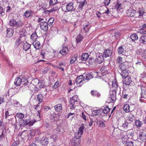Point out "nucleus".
<instances>
[{
    "label": "nucleus",
    "mask_w": 146,
    "mask_h": 146,
    "mask_svg": "<svg viewBox=\"0 0 146 146\" xmlns=\"http://www.w3.org/2000/svg\"><path fill=\"white\" fill-rule=\"evenodd\" d=\"M90 29V27L88 25H86L84 27V30L85 32H86L88 31Z\"/></svg>",
    "instance_id": "052dcab7"
},
{
    "label": "nucleus",
    "mask_w": 146,
    "mask_h": 146,
    "mask_svg": "<svg viewBox=\"0 0 146 146\" xmlns=\"http://www.w3.org/2000/svg\"><path fill=\"white\" fill-rule=\"evenodd\" d=\"M112 86L113 87H114L115 88H117L118 86L117 82H115L114 83L113 82L112 83Z\"/></svg>",
    "instance_id": "e2e57ef3"
},
{
    "label": "nucleus",
    "mask_w": 146,
    "mask_h": 146,
    "mask_svg": "<svg viewBox=\"0 0 146 146\" xmlns=\"http://www.w3.org/2000/svg\"><path fill=\"white\" fill-rule=\"evenodd\" d=\"M100 70L101 72V74L103 76L105 75L106 74L108 73V72L106 68L104 67H101L100 69Z\"/></svg>",
    "instance_id": "a878e982"
},
{
    "label": "nucleus",
    "mask_w": 146,
    "mask_h": 146,
    "mask_svg": "<svg viewBox=\"0 0 146 146\" xmlns=\"http://www.w3.org/2000/svg\"><path fill=\"white\" fill-rule=\"evenodd\" d=\"M37 36L36 33H33L31 36V39L33 41L36 40Z\"/></svg>",
    "instance_id": "ea45409f"
},
{
    "label": "nucleus",
    "mask_w": 146,
    "mask_h": 146,
    "mask_svg": "<svg viewBox=\"0 0 146 146\" xmlns=\"http://www.w3.org/2000/svg\"><path fill=\"white\" fill-rule=\"evenodd\" d=\"M100 111L99 110H94L92 111V114L93 115L95 116L98 115L100 113Z\"/></svg>",
    "instance_id": "37998d69"
},
{
    "label": "nucleus",
    "mask_w": 146,
    "mask_h": 146,
    "mask_svg": "<svg viewBox=\"0 0 146 146\" xmlns=\"http://www.w3.org/2000/svg\"><path fill=\"white\" fill-rule=\"evenodd\" d=\"M128 74L126 75L124 80L123 83L126 85H129L132 82V80L131 77L128 76Z\"/></svg>",
    "instance_id": "f8f14e48"
},
{
    "label": "nucleus",
    "mask_w": 146,
    "mask_h": 146,
    "mask_svg": "<svg viewBox=\"0 0 146 146\" xmlns=\"http://www.w3.org/2000/svg\"><path fill=\"white\" fill-rule=\"evenodd\" d=\"M126 145V146H133V143L132 141L127 142Z\"/></svg>",
    "instance_id": "680f3d73"
},
{
    "label": "nucleus",
    "mask_w": 146,
    "mask_h": 146,
    "mask_svg": "<svg viewBox=\"0 0 146 146\" xmlns=\"http://www.w3.org/2000/svg\"><path fill=\"white\" fill-rule=\"evenodd\" d=\"M77 2L80 3L78 7V9L81 10H82L83 9L84 6L86 5L87 4V2L86 0H84V1L82 2H78L77 1Z\"/></svg>",
    "instance_id": "2eb2a0df"
},
{
    "label": "nucleus",
    "mask_w": 146,
    "mask_h": 146,
    "mask_svg": "<svg viewBox=\"0 0 146 146\" xmlns=\"http://www.w3.org/2000/svg\"><path fill=\"white\" fill-rule=\"evenodd\" d=\"M128 64L127 62H125L120 64L118 66V72L123 77L128 74L127 70L128 67Z\"/></svg>",
    "instance_id": "f03ea898"
},
{
    "label": "nucleus",
    "mask_w": 146,
    "mask_h": 146,
    "mask_svg": "<svg viewBox=\"0 0 146 146\" xmlns=\"http://www.w3.org/2000/svg\"><path fill=\"white\" fill-rule=\"evenodd\" d=\"M23 47L24 50L25 51H27L30 48L31 45L25 42V43H24Z\"/></svg>",
    "instance_id": "473e14b6"
},
{
    "label": "nucleus",
    "mask_w": 146,
    "mask_h": 146,
    "mask_svg": "<svg viewBox=\"0 0 146 146\" xmlns=\"http://www.w3.org/2000/svg\"><path fill=\"white\" fill-rule=\"evenodd\" d=\"M88 61L89 64L90 65H95L96 64V60H94V58H90L88 60Z\"/></svg>",
    "instance_id": "393cba45"
},
{
    "label": "nucleus",
    "mask_w": 146,
    "mask_h": 146,
    "mask_svg": "<svg viewBox=\"0 0 146 146\" xmlns=\"http://www.w3.org/2000/svg\"><path fill=\"white\" fill-rule=\"evenodd\" d=\"M5 11L3 9L1 6H0V15L1 16L2 14V15H5Z\"/></svg>",
    "instance_id": "13d9d810"
},
{
    "label": "nucleus",
    "mask_w": 146,
    "mask_h": 146,
    "mask_svg": "<svg viewBox=\"0 0 146 146\" xmlns=\"http://www.w3.org/2000/svg\"><path fill=\"white\" fill-rule=\"evenodd\" d=\"M36 88L38 90L43 88L45 86V84L43 83V81L41 80L38 83V84L36 85Z\"/></svg>",
    "instance_id": "412c9836"
},
{
    "label": "nucleus",
    "mask_w": 146,
    "mask_h": 146,
    "mask_svg": "<svg viewBox=\"0 0 146 146\" xmlns=\"http://www.w3.org/2000/svg\"><path fill=\"white\" fill-rule=\"evenodd\" d=\"M136 13V11L135 10L132 9H130L127 11L126 14L128 17H133L135 16Z\"/></svg>",
    "instance_id": "ddd939ff"
},
{
    "label": "nucleus",
    "mask_w": 146,
    "mask_h": 146,
    "mask_svg": "<svg viewBox=\"0 0 146 146\" xmlns=\"http://www.w3.org/2000/svg\"><path fill=\"white\" fill-rule=\"evenodd\" d=\"M110 98L112 101H114L116 99L115 94H111L110 96Z\"/></svg>",
    "instance_id": "4d7b16f0"
},
{
    "label": "nucleus",
    "mask_w": 146,
    "mask_h": 146,
    "mask_svg": "<svg viewBox=\"0 0 146 146\" xmlns=\"http://www.w3.org/2000/svg\"><path fill=\"white\" fill-rule=\"evenodd\" d=\"M131 124L130 122H129L128 120H126L120 126V128L122 129H127Z\"/></svg>",
    "instance_id": "9b49d317"
},
{
    "label": "nucleus",
    "mask_w": 146,
    "mask_h": 146,
    "mask_svg": "<svg viewBox=\"0 0 146 146\" xmlns=\"http://www.w3.org/2000/svg\"><path fill=\"white\" fill-rule=\"evenodd\" d=\"M7 37H12L13 35L14 31L12 28L8 29L7 30Z\"/></svg>",
    "instance_id": "a211bd4d"
},
{
    "label": "nucleus",
    "mask_w": 146,
    "mask_h": 146,
    "mask_svg": "<svg viewBox=\"0 0 146 146\" xmlns=\"http://www.w3.org/2000/svg\"><path fill=\"white\" fill-rule=\"evenodd\" d=\"M21 84L23 85H27L29 83L28 82V78L26 77H22L21 78Z\"/></svg>",
    "instance_id": "cd10ccee"
},
{
    "label": "nucleus",
    "mask_w": 146,
    "mask_h": 146,
    "mask_svg": "<svg viewBox=\"0 0 146 146\" xmlns=\"http://www.w3.org/2000/svg\"><path fill=\"white\" fill-rule=\"evenodd\" d=\"M141 96L140 100L142 102L143 100H144L146 99V87L144 86H141Z\"/></svg>",
    "instance_id": "0eeeda50"
},
{
    "label": "nucleus",
    "mask_w": 146,
    "mask_h": 146,
    "mask_svg": "<svg viewBox=\"0 0 146 146\" xmlns=\"http://www.w3.org/2000/svg\"><path fill=\"white\" fill-rule=\"evenodd\" d=\"M139 41L141 43L146 44V36L143 35L139 39Z\"/></svg>",
    "instance_id": "c756f323"
},
{
    "label": "nucleus",
    "mask_w": 146,
    "mask_h": 146,
    "mask_svg": "<svg viewBox=\"0 0 146 146\" xmlns=\"http://www.w3.org/2000/svg\"><path fill=\"white\" fill-rule=\"evenodd\" d=\"M26 34V33L25 31H23L19 32V35L20 37L22 38Z\"/></svg>",
    "instance_id": "09e8293b"
},
{
    "label": "nucleus",
    "mask_w": 146,
    "mask_h": 146,
    "mask_svg": "<svg viewBox=\"0 0 146 146\" xmlns=\"http://www.w3.org/2000/svg\"><path fill=\"white\" fill-rule=\"evenodd\" d=\"M96 62L98 64H101L104 61V56L102 54H99L96 56L95 59Z\"/></svg>",
    "instance_id": "6e6552de"
},
{
    "label": "nucleus",
    "mask_w": 146,
    "mask_h": 146,
    "mask_svg": "<svg viewBox=\"0 0 146 146\" xmlns=\"http://www.w3.org/2000/svg\"><path fill=\"white\" fill-rule=\"evenodd\" d=\"M134 134V133L132 131H128L127 132V135L129 136V137H132Z\"/></svg>",
    "instance_id": "bf43d9fd"
},
{
    "label": "nucleus",
    "mask_w": 146,
    "mask_h": 146,
    "mask_svg": "<svg viewBox=\"0 0 146 146\" xmlns=\"http://www.w3.org/2000/svg\"><path fill=\"white\" fill-rule=\"evenodd\" d=\"M43 97L42 96V95L41 94H38L37 96V99L38 101L40 103L42 102Z\"/></svg>",
    "instance_id": "a19ab883"
},
{
    "label": "nucleus",
    "mask_w": 146,
    "mask_h": 146,
    "mask_svg": "<svg viewBox=\"0 0 146 146\" xmlns=\"http://www.w3.org/2000/svg\"><path fill=\"white\" fill-rule=\"evenodd\" d=\"M130 38L133 41L137 40L138 38L137 35L136 34H132L130 36Z\"/></svg>",
    "instance_id": "e433bc0d"
},
{
    "label": "nucleus",
    "mask_w": 146,
    "mask_h": 146,
    "mask_svg": "<svg viewBox=\"0 0 146 146\" xmlns=\"http://www.w3.org/2000/svg\"><path fill=\"white\" fill-rule=\"evenodd\" d=\"M55 111L58 112H61L62 111V105L61 104H58L54 106Z\"/></svg>",
    "instance_id": "4be33fe9"
},
{
    "label": "nucleus",
    "mask_w": 146,
    "mask_h": 146,
    "mask_svg": "<svg viewBox=\"0 0 146 146\" xmlns=\"http://www.w3.org/2000/svg\"><path fill=\"white\" fill-rule=\"evenodd\" d=\"M123 59V58H122V57H121L120 56H118L117 60V62L118 63H119L120 64L121 63H122V62H123V61L122 60Z\"/></svg>",
    "instance_id": "3c124183"
},
{
    "label": "nucleus",
    "mask_w": 146,
    "mask_h": 146,
    "mask_svg": "<svg viewBox=\"0 0 146 146\" xmlns=\"http://www.w3.org/2000/svg\"><path fill=\"white\" fill-rule=\"evenodd\" d=\"M84 77L83 76H80L77 77L76 80V83L78 84H82L85 83Z\"/></svg>",
    "instance_id": "9d476101"
},
{
    "label": "nucleus",
    "mask_w": 146,
    "mask_h": 146,
    "mask_svg": "<svg viewBox=\"0 0 146 146\" xmlns=\"http://www.w3.org/2000/svg\"><path fill=\"white\" fill-rule=\"evenodd\" d=\"M110 109L108 108V106H106L104 108L103 110V112L105 113L106 114L108 113L110 111Z\"/></svg>",
    "instance_id": "de8ad7c7"
},
{
    "label": "nucleus",
    "mask_w": 146,
    "mask_h": 146,
    "mask_svg": "<svg viewBox=\"0 0 146 146\" xmlns=\"http://www.w3.org/2000/svg\"><path fill=\"white\" fill-rule=\"evenodd\" d=\"M41 111L38 110L37 111L38 114L36 117V119H31V120H35V122L36 121H40L41 119V115L40 114Z\"/></svg>",
    "instance_id": "bb28decb"
},
{
    "label": "nucleus",
    "mask_w": 146,
    "mask_h": 146,
    "mask_svg": "<svg viewBox=\"0 0 146 146\" xmlns=\"http://www.w3.org/2000/svg\"><path fill=\"white\" fill-rule=\"evenodd\" d=\"M5 133H6V132H4L3 131L2 132L1 135H0V139H2L4 137Z\"/></svg>",
    "instance_id": "774afa93"
},
{
    "label": "nucleus",
    "mask_w": 146,
    "mask_h": 146,
    "mask_svg": "<svg viewBox=\"0 0 146 146\" xmlns=\"http://www.w3.org/2000/svg\"><path fill=\"white\" fill-rule=\"evenodd\" d=\"M91 94L92 96H96L98 97H99L101 96L100 94L96 90H92L91 92Z\"/></svg>",
    "instance_id": "c85d7f7f"
},
{
    "label": "nucleus",
    "mask_w": 146,
    "mask_h": 146,
    "mask_svg": "<svg viewBox=\"0 0 146 146\" xmlns=\"http://www.w3.org/2000/svg\"><path fill=\"white\" fill-rule=\"evenodd\" d=\"M40 55L43 58H45V57L46 55V53L45 50H42L41 51L40 53Z\"/></svg>",
    "instance_id": "6e6d98bb"
},
{
    "label": "nucleus",
    "mask_w": 146,
    "mask_h": 146,
    "mask_svg": "<svg viewBox=\"0 0 146 146\" xmlns=\"http://www.w3.org/2000/svg\"><path fill=\"white\" fill-rule=\"evenodd\" d=\"M115 7L117 9H121V4L118 1H117V3L115 6Z\"/></svg>",
    "instance_id": "a18cd8bd"
},
{
    "label": "nucleus",
    "mask_w": 146,
    "mask_h": 146,
    "mask_svg": "<svg viewBox=\"0 0 146 146\" xmlns=\"http://www.w3.org/2000/svg\"><path fill=\"white\" fill-rule=\"evenodd\" d=\"M89 57V54L87 53H83L81 56V59L82 60L85 61Z\"/></svg>",
    "instance_id": "2f4dec72"
},
{
    "label": "nucleus",
    "mask_w": 146,
    "mask_h": 146,
    "mask_svg": "<svg viewBox=\"0 0 146 146\" xmlns=\"http://www.w3.org/2000/svg\"><path fill=\"white\" fill-rule=\"evenodd\" d=\"M60 83L58 81H57L55 82V84L52 86V88L54 89H56L59 86Z\"/></svg>",
    "instance_id": "864d4df0"
},
{
    "label": "nucleus",
    "mask_w": 146,
    "mask_h": 146,
    "mask_svg": "<svg viewBox=\"0 0 146 146\" xmlns=\"http://www.w3.org/2000/svg\"><path fill=\"white\" fill-rule=\"evenodd\" d=\"M16 115L18 117L21 119L24 117L25 116V115L22 113H17Z\"/></svg>",
    "instance_id": "8fccbe9b"
},
{
    "label": "nucleus",
    "mask_w": 146,
    "mask_h": 146,
    "mask_svg": "<svg viewBox=\"0 0 146 146\" xmlns=\"http://www.w3.org/2000/svg\"><path fill=\"white\" fill-rule=\"evenodd\" d=\"M68 51V48L66 46H63L62 50H60V53L62 55H65L67 54Z\"/></svg>",
    "instance_id": "dca6fc26"
},
{
    "label": "nucleus",
    "mask_w": 146,
    "mask_h": 146,
    "mask_svg": "<svg viewBox=\"0 0 146 146\" xmlns=\"http://www.w3.org/2000/svg\"><path fill=\"white\" fill-rule=\"evenodd\" d=\"M76 7L74 5V3L73 1L67 3L66 5V9L68 12L72 11L76 9Z\"/></svg>",
    "instance_id": "423d86ee"
},
{
    "label": "nucleus",
    "mask_w": 146,
    "mask_h": 146,
    "mask_svg": "<svg viewBox=\"0 0 146 146\" xmlns=\"http://www.w3.org/2000/svg\"><path fill=\"white\" fill-rule=\"evenodd\" d=\"M14 84L17 86H19L21 84V78L19 77H17L15 79Z\"/></svg>",
    "instance_id": "b1692460"
},
{
    "label": "nucleus",
    "mask_w": 146,
    "mask_h": 146,
    "mask_svg": "<svg viewBox=\"0 0 146 146\" xmlns=\"http://www.w3.org/2000/svg\"><path fill=\"white\" fill-rule=\"evenodd\" d=\"M54 21V19L53 18H50L48 20L47 23L48 25L49 26L52 25Z\"/></svg>",
    "instance_id": "79ce46f5"
},
{
    "label": "nucleus",
    "mask_w": 146,
    "mask_h": 146,
    "mask_svg": "<svg viewBox=\"0 0 146 146\" xmlns=\"http://www.w3.org/2000/svg\"><path fill=\"white\" fill-rule=\"evenodd\" d=\"M40 29L44 31H46L48 30V25L47 23L45 21L41 22L39 23Z\"/></svg>",
    "instance_id": "1a4fd4ad"
},
{
    "label": "nucleus",
    "mask_w": 146,
    "mask_h": 146,
    "mask_svg": "<svg viewBox=\"0 0 146 146\" xmlns=\"http://www.w3.org/2000/svg\"><path fill=\"white\" fill-rule=\"evenodd\" d=\"M58 0H50L49 3V5H53L56 4L57 3Z\"/></svg>",
    "instance_id": "49530a36"
},
{
    "label": "nucleus",
    "mask_w": 146,
    "mask_h": 146,
    "mask_svg": "<svg viewBox=\"0 0 146 146\" xmlns=\"http://www.w3.org/2000/svg\"><path fill=\"white\" fill-rule=\"evenodd\" d=\"M135 117L131 113L129 114L127 117V120H128V121H132L134 120Z\"/></svg>",
    "instance_id": "c9c22d12"
},
{
    "label": "nucleus",
    "mask_w": 146,
    "mask_h": 146,
    "mask_svg": "<svg viewBox=\"0 0 146 146\" xmlns=\"http://www.w3.org/2000/svg\"><path fill=\"white\" fill-rule=\"evenodd\" d=\"M33 44L36 49H39L40 44L39 41L36 40H35L33 42Z\"/></svg>",
    "instance_id": "5701e85b"
},
{
    "label": "nucleus",
    "mask_w": 146,
    "mask_h": 146,
    "mask_svg": "<svg viewBox=\"0 0 146 146\" xmlns=\"http://www.w3.org/2000/svg\"><path fill=\"white\" fill-rule=\"evenodd\" d=\"M139 138L141 141H146V133L144 132H140L139 133Z\"/></svg>",
    "instance_id": "4468645a"
},
{
    "label": "nucleus",
    "mask_w": 146,
    "mask_h": 146,
    "mask_svg": "<svg viewBox=\"0 0 146 146\" xmlns=\"http://www.w3.org/2000/svg\"><path fill=\"white\" fill-rule=\"evenodd\" d=\"M83 38V36L80 34H79L77 37L76 40L77 43H79L82 41Z\"/></svg>",
    "instance_id": "f704fd0d"
},
{
    "label": "nucleus",
    "mask_w": 146,
    "mask_h": 146,
    "mask_svg": "<svg viewBox=\"0 0 146 146\" xmlns=\"http://www.w3.org/2000/svg\"><path fill=\"white\" fill-rule=\"evenodd\" d=\"M40 142L42 145L44 146H47L49 143V139L48 138L45 137L41 139L40 141Z\"/></svg>",
    "instance_id": "f3484780"
},
{
    "label": "nucleus",
    "mask_w": 146,
    "mask_h": 146,
    "mask_svg": "<svg viewBox=\"0 0 146 146\" xmlns=\"http://www.w3.org/2000/svg\"><path fill=\"white\" fill-rule=\"evenodd\" d=\"M93 77V76L91 73H88L86 74V79L88 80L92 78Z\"/></svg>",
    "instance_id": "c03bdc74"
},
{
    "label": "nucleus",
    "mask_w": 146,
    "mask_h": 146,
    "mask_svg": "<svg viewBox=\"0 0 146 146\" xmlns=\"http://www.w3.org/2000/svg\"><path fill=\"white\" fill-rule=\"evenodd\" d=\"M117 51L119 54H124L126 50L124 49L123 47L121 46L119 47Z\"/></svg>",
    "instance_id": "aec40b11"
},
{
    "label": "nucleus",
    "mask_w": 146,
    "mask_h": 146,
    "mask_svg": "<svg viewBox=\"0 0 146 146\" xmlns=\"http://www.w3.org/2000/svg\"><path fill=\"white\" fill-rule=\"evenodd\" d=\"M143 124V122L140 121L139 119H136L135 121V125L138 127H141Z\"/></svg>",
    "instance_id": "7c9ffc66"
},
{
    "label": "nucleus",
    "mask_w": 146,
    "mask_h": 146,
    "mask_svg": "<svg viewBox=\"0 0 146 146\" xmlns=\"http://www.w3.org/2000/svg\"><path fill=\"white\" fill-rule=\"evenodd\" d=\"M112 54V51L111 50L107 49L104 51V55L106 58L111 56Z\"/></svg>",
    "instance_id": "6ab92c4d"
},
{
    "label": "nucleus",
    "mask_w": 146,
    "mask_h": 146,
    "mask_svg": "<svg viewBox=\"0 0 146 146\" xmlns=\"http://www.w3.org/2000/svg\"><path fill=\"white\" fill-rule=\"evenodd\" d=\"M35 123V120H31V118L29 115H26L24 120L23 119H21L19 122L18 125L20 127H22L29 125V126H32Z\"/></svg>",
    "instance_id": "f257e3e1"
},
{
    "label": "nucleus",
    "mask_w": 146,
    "mask_h": 146,
    "mask_svg": "<svg viewBox=\"0 0 146 146\" xmlns=\"http://www.w3.org/2000/svg\"><path fill=\"white\" fill-rule=\"evenodd\" d=\"M5 117L6 118H7L8 117L10 116L11 115V114H10L9 112V111H5Z\"/></svg>",
    "instance_id": "69168bd1"
},
{
    "label": "nucleus",
    "mask_w": 146,
    "mask_h": 146,
    "mask_svg": "<svg viewBox=\"0 0 146 146\" xmlns=\"http://www.w3.org/2000/svg\"><path fill=\"white\" fill-rule=\"evenodd\" d=\"M21 38H22L19 37V38L16 41V43L17 45H19L22 42L21 39Z\"/></svg>",
    "instance_id": "5fc2aeb1"
},
{
    "label": "nucleus",
    "mask_w": 146,
    "mask_h": 146,
    "mask_svg": "<svg viewBox=\"0 0 146 146\" xmlns=\"http://www.w3.org/2000/svg\"><path fill=\"white\" fill-rule=\"evenodd\" d=\"M84 125L82 124L79 128L78 132L75 134V137L76 139H79L83 133V130L85 128Z\"/></svg>",
    "instance_id": "39448f33"
},
{
    "label": "nucleus",
    "mask_w": 146,
    "mask_h": 146,
    "mask_svg": "<svg viewBox=\"0 0 146 146\" xmlns=\"http://www.w3.org/2000/svg\"><path fill=\"white\" fill-rule=\"evenodd\" d=\"M111 0H104V4L106 5H108L109 4Z\"/></svg>",
    "instance_id": "338daca9"
},
{
    "label": "nucleus",
    "mask_w": 146,
    "mask_h": 146,
    "mask_svg": "<svg viewBox=\"0 0 146 146\" xmlns=\"http://www.w3.org/2000/svg\"><path fill=\"white\" fill-rule=\"evenodd\" d=\"M78 57V55L77 54H74V56L72 57L70 60V63L72 64L74 63Z\"/></svg>",
    "instance_id": "4c0bfd02"
},
{
    "label": "nucleus",
    "mask_w": 146,
    "mask_h": 146,
    "mask_svg": "<svg viewBox=\"0 0 146 146\" xmlns=\"http://www.w3.org/2000/svg\"><path fill=\"white\" fill-rule=\"evenodd\" d=\"M19 144V142L18 141H16L14 142L11 146H17Z\"/></svg>",
    "instance_id": "0e129e2a"
},
{
    "label": "nucleus",
    "mask_w": 146,
    "mask_h": 146,
    "mask_svg": "<svg viewBox=\"0 0 146 146\" xmlns=\"http://www.w3.org/2000/svg\"><path fill=\"white\" fill-rule=\"evenodd\" d=\"M77 96H74L70 99V106L71 109H74L78 102Z\"/></svg>",
    "instance_id": "20e7f679"
},
{
    "label": "nucleus",
    "mask_w": 146,
    "mask_h": 146,
    "mask_svg": "<svg viewBox=\"0 0 146 146\" xmlns=\"http://www.w3.org/2000/svg\"><path fill=\"white\" fill-rule=\"evenodd\" d=\"M58 9V7L57 6H55L52 9H51L50 10H49L48 11L50 12H52L53 11H57Z\"/></svg>",
    "instance_id": "603ef678"
},
{
    "label": "nucleus",
    "mask_w": 146,
    "mask_h": 146,
    "mask_svg": "<svg viewBox=\"0 0 146 146\" xmlns=\"http://www.w3.org/2000/svg\"><path fill=\"white\" fill-rule=\"evenodd\" d=\"M124 111L126 112H128L130 111V106L128 104H125L123 108Z\"/></svg>",
    "instance_id": "58836bf2"
},
{
    "label": "nucleus",
    "mask_w": 146,
    "mask_h": 146,
    "mask_svg": "<svg viewBox=\"0 0 146 146\" xmlns=\"http://www.w3.org/2000/svg\"><path fill=\"white\" fill-rule=\"evenodd\" d=\"M32 11L31 10L27 11L24 13V16L26 18L30 17L32 15Z\"/></svg>",
    "instance_id": "72a5a7b5"
},
{
    "label": "nucleus",
    "mask_w": 146,
    "mask_h": 146,
    "mask_svg": "<svg viewBox=\"0 0 146 146\" xmlns=\"http://www.w3.org/2000/svg\"><path fill=\"white\" fill-rule=\"evenodd\" d=\"M9 25L10 26L15 27V29L17 30L24 25V23L22 21H17L15 19H11L9 20Z\"/></svg>",
    "instance_id": "7ed1b4c3"
}]
</instances>
